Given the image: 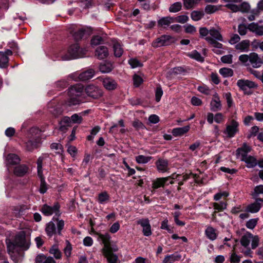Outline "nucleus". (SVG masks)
Wrapping results in <instances>:
<instances>
[{
  "mask_svg": "<svg viewBox=\"0 0 263 263\" xmlns=\"http://www.w3.org/2000/svg\"><path fill=\"white\" fill-rule=\"evenodd\" d=\"M199 33L201 36L205 37V40L210 45L214 53L217 54L222 53L223 45L218 42V41H223L220 28L212 27L209 30L205 27H202L199 29Z\"/></svg>",
  "mask_w": 263,
  "mask_h": 263,
  "instance_id": "1",
  "label": "nucleus"
},
{
  "mask_svg": "<svg viewBox=\"0 0 263 263\" xmlns=\"http://www.w3.org/2000/svg\"><path fill=\"white\" fill-rule=\"evenodd\" d=\"M83 86L77 84L71 86L68 89V98L65 102L67 106L77 105L83 102Z\"/></svg>",
  "mask_w": 263,
  "mask_h": 263,
  "instance_id": "2",
  "label": "nucleus"
},
{
  "mask_svg": "<svg viewBox=\"0 0 263 263\" xmlns=\"http://www.w3.org/2000/svg\"><path fill=\"white\" fill-rule=\"evenodd\" d=\"M87 52L86 48H80L78 44H74L69 47L67 54L62 57V60H69L83 58L86 55Z\"/></svg>",
  "mask_w": 263,
  "mask_h": 263,
  "instance_id": "3",
  "label": "nucleus"
},
{
  "mask_svg": "<svg viewBox=\"0 0 263 263\" xmlns=\"http://www.w3.org/2000/svg\"><path fill=\"white\" fill-rule=\"evenodd\" d=\"M64 226V221L63 220L55 219L54 221H51L46 224L45 231L47 235L51 237L56 234H61V231Z\"/></svg>",
  "mask_w": 263,
  "mask_h": 263,
  "instance_id": "4",
  "label": "nucleus"
},
{
  "mask_svg": "<svg viewBox=\"0 0 263 263\" xmlns=\"http://www.w3.org/2000/svg\"><path fill=\"white\" fill-rule=\"evenodd\" d=\"M251 242L252 249H255L258 246L259 238L256 235H253L251 233H246L240 239L241 245L247 248Z\"/></svg>",
  "mask_w": 263,
  "mask_h": 263,
  "instance_id": "5",
  "label": "nucleus"
},
{
  "mask_svg": "<svg viewBox=\"0 0 263 263\" xmlns=\"http://www.w3.org/2000/svg\"><path fill=\"white\" fill-rule=\"evenodd\" d=\"M16 245L23 250H27L30 246V238L26 236L25 231H20L16 235L15 239Z\"/></svg>",
  "mask_w": 263,
  "mask_h": 263,
  "instance_id": "6",
  "label": "nucleus"
},
{
  "mask_svg": "<svg viewBox=\"0 0 263 263\" xmlns=\"http://www.w3.org/2000/svg\"><path fill=\"white\" fill-rule=\"evenodd\" d=\"M238 126V122L235 119H231L227 123L223 134L226 135L227 138L234 137L239 131Z\"/></svg>",
  "mask_w": 263,
  "mask_h": 263,
  "instance_id": "7",
  "label": "nucleus"
},
{
  "mask_svg": "<svg viewBox=\"0 0 263 263\" xmlns=\"http://www.w3.org/2000/svg\"><path fill=\"white\" fill-rule=\"evenodd\" d=\"M237 85L246 94L251 93L250 90L256 88L258 86L254 82L247 79L238 80L237 82Z\"/></svg>",
  "mask_w": 263,
  "mask_h": 263,
  "instance_id": "8",
  "label": "nucleus"
},
{
  "mask_svg": "<svg viewBox=\"0 0 263 263\" xmlns=\"http://www.w3.org/2000/svg\"><path fill=\"white\" fill-rule=\"evenodd\" d=\"M175 42L174 39L168 35H163L152 42V45L155 48L168 46Z\"/></svg>",
  "mask_w": 263,
  "mask_h": 263,
  "instance_id": "9",
  "label": "nucleus"
},
{
  "mask_svg": "<svg viewBox=\"0 0 263 263\" xmlns=\"http://www.w3.org/2000/svg\"><path fill=\"white\" fill-rule=\"evenodd\" d=\"M85 91L88 96L93 99H98L102 95V90L99 87L91 84L86 86Z\"/></svg>",
  "mask_w": 263,
  "mask_h": 263,
  "instance_id": "10",
  "label": "nucleus"
},
{
  "mask_svg": "<svg viewBox=\"0 0 263 263\" xmlns=\"http://www.w3.org/2000/svg\"><path fill=\"white\" fill-rule=\"evenodd\" d=\"M99 237L104 245L103 252L112 250L110 243L111 237L108 233H105L104 234H100L99 235Z\"/></svg>",
  "mask_w": 263,
  "mask_h": 263,
  "instance_id": "11",
  "label": "nucleus"
},
{
  "mask_svg": "<svg viewBox=\"0 0 263 263\" xmlns=\"http://www.w3.org/2000/svg\"><path fill=\"white\" fill-rule=\"evenodd\" d=\"M137 223L143 228V233L144 236H149L152 234L151 226L147 219H142L138 220Z\"/></svg>",
  "mask_w": 263,
  "mask_h": 263,
  "instance_id": "12",
  "label": "nucleus"
},
{
  "mask_svg": "<svg viewBox=\"0 0 263 263\" xmlns=\"http://www.w3.org/2000/svg\"><path fill=\"white\" fill-rule=\"evenodd\" d=\"M250 41L249 40H242L235 46L236 50L240 52H247L250 51Z\"/></svg>",
  "mask_w": 263,
  "mask_h": 263,
  "instance_id": "13",
  "label": "nucleus"
},
{
  "mask_svg": "<svg viewBox=\"0 0 263 263\" xmlns=\"http://www.w3.org/2000/svg\"><path fill=\"white\" fill-rule=\"evenodd\" d=\"M60 205L58 203L54 204L53 206H50L45 204L42 208V212L46 216H50L53 213H57L59 211Z\"/></svg>",
  "mask_w": 263,
  "mask_h": 263,
  "instance_id": "14",
  "label": "nucleus"
},
{
  "mask_svg": "<svg viewBox=\"0 0 263 263\" xmlns=\"http://www.w3.org/2000/svg\"><path fill=\"white\" fill-rule=\"evenodd\" d=\"M250 147L246 144H243L242 147L238 148L237 149V156L241 160V161H243L245 159V158H247L250 156L248 155V153L250 152Z\"/></svg>",
  "mask_w": 263,
  "mask_h": 263,
  "instance_id": "15",
  "label": "nucleus"
},
{
  "mask_svg": "<svg viewBox=\"0 0 263 263\" xmlns=\"http://www.w3.org/2000/svg\"><path fill=\"white\" fill-rule=\"evenodd\" d=\"M263 202L262 198L256 199V202L248 205L246 210L248 212L255 213L258 212L261 208V203Z\"/></svg>",
  "mask_w": 263,
  "mask_h": 263,
  "instance_id": "16",
  "label": "nucleus"
},
{
  "mask_svg": "<svg viewBox=\"0 0 263 263\" xmlns=\"http://www.w3.org/2000/svg\"><path fill=\"white\" fill-rule=\"evenodd\" d=\"M211 110L213 111L219 110L221 108V104L218 95L215 93L210 103Z\"/></svg>",
  "mask_w": 263,
  "mask_h": 263,
  "instance_id": "17",
  "label": "nucleus"
},
{
  "mask_svg": "<svg viewBox=\"0 0 263 263\" xmlns=\"http://www.w3.org/2000/svg\"><path fill=\"white\" fill-rule=\"evenodd\" d=\"M248 29L258 36L263 35V26L257 23H252L248 25Z\"/></svg>",
  "mask_w": 263,
  "mask_h": 263,
  "instance_id": "18",
  "label": "nucleus"
},
{
  "mask_svg": "<svg viewBox=\"0 0 263 263\" xmlns=\"http://www.w3.org/2000/svg\"><path fill=\"white\" fill-rule=\"evenodd\" d=\"M262 64V61L257 53L255 52L250 53V65H251L254 68H258Z\"/></svg>",
  "mask_w": 263,
  "mask_h": 263,
  "instance_id": "19",
  "label": "nucleus"
},
{
  "mask_svg": "<svg viewBox=\"0 0 263 263\" xmlns=\"http://www.w3.org/2000/svg\"><path fill=\"white\" fill-rule=\"evenodd\" d=\"M108 54V49L104 46L98 47L95 51V56L100 60L106 58Z\"/></svg>",
  "mask_w": 263,
  "mask_h": 263,
  "instance_id": "20",
  "label": "nucleus"
},
{
  "mask_svg": "<svg viewBox=\"0 0 263 263\" xmlns=\"http://www.w3.org/2000/svg\"><path fill=\"white\" fill-rule=\"evenodd\" d=\"M205 235L211 241H214L217 239L218 233L216 229L209 226L205 230Z\"/></svg>",
  "mask_w": 263,
  "mask_h": 263,
  "instance_id": "21",
  "label": "nucleus"
},
{
  "mask_svg": "<svg viewBox=\"0 0 263 263\" xmlns=\"http://www.w3.org/2000/svg\"><path fill=\"white\" fill-rule=\"evenodd\" d=\"M156 165L160 172L164 173L168 170V163L167 160L160 159L156 161Z\"/></svg>",
  "mask_w": 263,
  "mask_h": 263,
  "instance_id": "22",
  "label": "nucleus"
},
{
  "mask_svg": "<svg viewBox=\"0 0 263 263\" xmlns=\"http://www.w3.org/2000/svg\"><path fill=\"white\" fill-rule=\"evenodd\" d=\"M102 83L104 87L108 90H114L117 86L116 81L109 78L102 79Z\"/></svg>",
  "mask_w": 263,
  "mask_h": 263,
  "instance_id": "23",
  "label": "nucleus"
},
{
  "mask_svg": "<svg viewBox=\"0 0 263 263\" xmlns=\"http://www.w3.org/2000/svg\"><path fill=\"white\" fill-rule=\"evenodd\" d=\"M103 253L108 263H120L118 256L112 253V250Z\"/></svg>",
  "mask_w": 263,
  "mask_h": 263,
  "instance_id": "24",
  "label": "nucleus"
},
{
  "mask_svg": "<svg viewBox=\"0 0 263 263\" xmlns=\"http://www.w3.org/2000/svg\"><path fill=\"white\" fill-rule=\"evenodd\" d=\"M6 243L7 245L8 252L9 254L10 255L11 257H13V255L15 256V255L17 254V248L18 247L16 245L15 241L14 242H11L10 240H7Z\"/></svg>",
  "mask_w": 263,
  "mask_h": 263,
  "instance_id": "25",
  "label": "nucleus"
},
{
  "mask_svg": "<svg viewBox=\"0 0 263 263\" xmlns=\"http://www.w3.org/2000/svg\"><path fill=\"white\" fill-rule=\"evenodd\" d=\"M48 156L47 155H43L40 156L37 160V175L39 176H42L43 174V164L44 161L48 158Z\"/></svg>",
  "mask_w": 263,
  "mask_h": 263,
  "instance_id": "26",
  "label": "nucleus"
},
{
  "mask_svg": "<svg viewBox=\"0 0 263 263\" xmlns=\"http://www.w3.org/2000/svg\"><path fill=\"white\" fill-rule=\"evenodd\" d=\"M174 22H175L174 18L171 16H166L161 18L158 21V24L159 26L165 27Z\"/></svg>",
  "mask_w": 263,
  "mask_h": 263,
  "instance_id": "27",
  "label": "nucleus"
},
{
  "mask_svg": "<svg viewBox=\"0 0 263 263\" xmlns=\"http://www.w3.org/2000/svg\"><path fill=\"white\" fill-rule=\"evenodd\" d=\"M95 75V71L90 69L85 71L82 72L80 73V81H84L88 80L92 78Z\"/></svg>",
  "mask_w": 263,
  "mask_h": 263,
  "instance_id": "28",
  "label": "nucleus"
},
{
  "mask_svg": "<svg viewBox=\"0 0 263 263\" xmlns=\"http://www.w3.org/2000/svg\"><path fill=\"white\" fill-rule=\"evenodd\" d=\"M190 127L187 125L182 127H178L174 128L172 130L173 135L175 136H181L186 133L190 130Z\"/></svg>",
  "mask_w": 263,
  "mask_h": 263,
  "instance_id": "29",
  "label": "nucleus"
},
{
  "mask_svg": "<svg viewBox=\"0 0 263 263\" xmlns=\"http://www.w3.org/2000/svg\"><path fill=\"white\" fill-rule=\"evenodd\" d=\"M35 261L36 263H55L52 257H47L43 254L37 255Z\"/></svg>",
  "mask_w": 263,
  "mask_h": 263,
  "instance_id": "30",
  "label": "nucleus"
},
{
  "mask_svg": "<svg viewBox=\"0 0 263 263\" xmlns=\"http://www.w3.org/2000/svg\"><path fill=\"white\" fill-rule=\"evenodd\" d=\"M20 158L15 154H10L6 157L7 165H13L20 162Z\"/></svg>",
  "mask_w": 263,
  "mask_h": 263,
  "instance_id": "31",
  "label": "nucleus"
},
{
  "mask_svg": "<svg viewBox=\"0 0 263 263\" xmlns=\"http://www.w3.org/2000/svg\"><path fill=\"white\" fill-rule=\"evenodd\" d=\"M168 177L159 178L154 180L152 184V187L154 189L163 187L166 182L168 180Z\"/></svg>",
  "mask_w": 263,
  "mask_h": 263,
  "instance_id": "32",
  "label": "nucleus"
},
{
  "mask_svg": "<svg viewBox=\"0 0 263 263\" xmlns=\"http://www.w3.org/2000/svg\"><path fill=\"white\" fill-rule=\"evenodd\" d=\"M113 68L112 64L110 62H104L102 63L99 66V69L102 73H108Z\"/></svg>",
  "mask_w": 263,
  "mask_h": 263,
  "instance_id": "33",
  "label": "nucleus"
},
{
  "mask_svg": "<svg viewBox=\"0 0 263 263\" xmlns=\"http://www.w3.org/2000/svg\"><path fill=\"white\" fill-rule=\"evenodd\" d=\"M242 161L246 163V166L248 168H253L257 164V161L256 158L250 155L247 158H245V159Z\"/></svg>",
  "mask_w": 263,
  "mask_h": 263,
  "instance_id": "34",
  "label": "nucleus"
},
{
  "mask_svg": "<svg viewBox=\"0 0 263 263\" xmlns=\"http://www.w3.org/2000/svg\"><path fill=\"white\" fill-rule=\"evenodd\" d=\"M39 140L35 139L33 140H29L26 143V149L28 151H32L33 149L36 148L39 146Z\"/></svg>",
  "mask_w": 263,
  "mask_h": 263,
  "instance_id": "35",
  "label": "nucleus"
},
{
  "mask_svg": "<svg viewBox=\"0 0 263 263\" xmlns=\"http://www.w3.org/2000/svg\"><path fill=\"white\" fill-rule=\"evenodd\" d=\"M28 168L26 165H21L16 166L14 170V173L18 176H22L27 173Z\"/></svg>",
  "mask_w": 263,
  "mask_h": 263,
  "instance_id": "36",
  "label": "nucleus"
},
{
  "mask_svg": "<svg viewBox=\"0 0 263 263\" xmlns=\"http://www.w3.org/2000/svg\"><path fill=\"white\" fill-rule=\"evenodd\" d=\"M113 50L115 56L116 57H120L123 53V49L121 44L118 42L114 43Z\"/></svg>",
  "mask_w": 263,
  "mask_h": 263,
  "instance_id": "37",
  "label": "nucleus"
},
{
  "mask_svg": "<svg viewBox=\"0 0 263 263\" xmlns=\"http://www.w3.org/2000/svg\"><path fill=\"white\" fill-rule=\"evenodd\" d=\"M109 200V196L106 192H103L98 195V201L99 203L104 204Z\"/></svg>",
  "mask_w": 263,
  "mask_h": 263,
  "instance_id": "38",
  "label": "nucleus"
},
{
  "mask_svg": "<svg viewBox=\"0 0 263 263\" xmlns=\"http://www.w3.org/2000/svg\"><path fill=\"white\" fill-rule=\"evenodd\" d=\"M187 55L194 60H197L199 62H203L204 61V58L201 56V54L196 50H193L191 52L187 53Z\"/></svg>",
  "mask_w": 263,
  "mask_h": 263,
  "instance_id": "39",
  "label": "nucleus"
},
{
  "mask_svg": "<svg viewBox=\"0 0 263 263\" xmlns=\"http://www.w3.org/2000/svg\"><path fill=\"white\" fill-rule=\"evenodd\" d=\"M71 118L68 117H64L60 121V128L61 130L66 129L67 127L70 125L71 122Z\"/></svg>",
  "mask_w": 263,
  "mask_h": 263,
  "instance_id": "40",
  "label": "nucleus"
},
{
  "mask_svg": "<svg viewBox=\"0 0 263 263\" xmlns=\"http://www.w3.org/2000/svg\"><path fill=\"white\" fill-rule=\"evenodd\" d=\"M200 1L201 0H183L184 6L187 9L194 8Z\"/></svg>",
  "mask_w": 263,
  "mask_h": 263,
  "instance_id": "41",
  "label": "nucleus"
},
{
  "mask_svg": "<svg viewBox=\"0 0 263 263\" xmlns=\"http://www.w3.org/2000/svg\"><path fill=\"white\" fill-rule=\"evenodd\" d=\"M219 73L224 78L231 77L233 75V71L229 68H222L219 69Z\"/></svg>",
  "mask_w": 263,
  "mask_h": 263,
  "instance_id": "42",
  "label": "nucleus"
},
{
  "mask_svg": "<svg viewBox=\"0 0 263 263\" xmlns=\"http://www.w3.org/2000/svg\"><path fill=\"white\" fill-rule=\"evenodd\" d=\"M8 58L4 52H0V67L5 68L8 65Z\"/></svg>",
  "mask_w": 263,
  "mask_h": 263,
  "instance_id": "43",
  "label": "nucleus"
},
{
  "mask_svg": "<svg viewBox=\"0 0 263 263\" xmlns=\"http://www.w3.org/2000/svg\"><path fill=\"white\" fill-rule=\"evenodd\" d=\"M152 159L151 157L139 155L136 157V161L139 164H145L148 162Z\"/></svg>",
  "mask_w": 263,
  "mask_h": 263,
  "instance_id": "44",
  "label": "nucleus"
},
{
  "mask_svg": "<svg viewBox=\"0 0 263 263\" xmlns=\"http://www.w3.org/2000/svg\"><path fill=\"white\" fill-rule=\"evenodd\" d=\"M239 61L245 66H250V53L242 54L239 57Z\"/></svg>",
  "mask_w": 263,
  "mask_h": 263,
  "instance_id": "45",
  "label": "nucleus"
},
{
  "mask_svg": "<svg viewBox=\"0 0 263 263\" xmlns=\"http://www.w3.org/2000/svg\"><path fill=\"white\" fill-rule=\"evenodd\" d=\"M49 252L52 254L56 259H60L61 257V253L58 246H53L50 249Z\"/></svg>",
  "mask_w": 263,
  "mask_h": 263,
  "instance_id": "46",
  "label": "nucleus"
},
{
  "mask_svg": "<svg viewBox=\"0 0 263 263\" xmlns=\"http://www.w3.org/2000/svg\"><path fill=\"white\" fill-rule=\"evenodd\" d=\"M182 8V4L180 2H176L172 5L169 8V11L171 12L175 13L179 11Z\"/></svg>",
  "mask_w": 263,
  "mask_h": 263,
  "instance_id": "47",
  "label": "nucleus"
},
{
  "mask_svg": "<svg viewBox=\"0 0 263 263\" xmlns=\"http://www.w3.org/2000/svg\"><path fill=\"white\" fill-rule=\"evenodd\" d=\"M41 179V184L39 189V191L41 194H44L47 190V185L45 182V178L43 175L42 176H39Z\"/></svg>",
  "mask_w": 263,
  "mask_h": 263,
  "instance_id": "48",
  "label": "nucleus"
},
{
  "mask_svg": "<svg viewBox=\"0 0 263 263\" xmlns=\"http://www.w3.org/2000/svg\"><path fill=\"white\" fill-rule=\"evenodd\" d=\"M203 15L201 11H194L191 13V18L195 21H198L202 18Z\"/></svg>",
  "mask_w": 263,
  "mask_h": 263,
  "instance_id": "49",
  "label": "nucleus"
},
{
  "mask_svg": "<svg viewBox=\"0 0 263 263\" xmlns=\"http://www.w3.org/2000/svg\"><path fill=\"white\" fill-rule=\"evenodd\" d=\"M263 194V185H259L256 186L254 190V192L252 194L254 198L257 199V197L260 195Z\"/></svg>",
  "mask_w": 263,
  "mask_h": 263,
  "instance_id": "50",
  "label": "nucleus"
},
{
  "mask_svg": "<svg viewBox=\"0 0 263 263\" xmlns=\"http://www.w3.org/2000/svg\"><path fill=\"white\" fill-rule=\"evenodd\" d=\"M213 207L215 210L221 211L226 209L227 204L223 201H221L219 203L215 202L213 203Z\"/></svg>",
  "mask_w": 263,
  "mask_h": 263,
  "instance_id": "51",
  "label": "nucleus"
},
{
  "mask_svg": "<svg viewBox=\"0 0 263 263\" xmlns=\"http://www.w3.org/2000/svg\"><path fill=\"white\" fill-rule=\"evenodd\" d=\"M239 11L242 12H248L250 9V5L247 2H243L238 5Z\"/></svg>",
  "mask_w": 263,
  "mask_h": 263,
  "instance_id": "52",
  "label": "nucleus"
},
{
  "mask_svg": "<svg viewBox=\"0 0 263 263\" xmlns=\"http://www.w3.org/2000/svg\"><path fill=\"white\" fill-rule=\"evenodd\" d=\"M258 218H253L250 219L246 223V227L249 229H253L257 224Z\"/></svg>",
  "mask_w": 263,
  "mask_h": 263,
  "instance_id": "53",
  "label": "nucleus"
},
{
  "mask_svg": "<svg viewBox=\"0 0 263 263\" xmlns=\"http://www.w3.org/2000/svg\"><path fill=\"white\" fill-rule=\"evenodd\" d=\"M103 42V39L99 35L94 36L91 40L92 46H97Z\"/></svg>",
  "mask_w": 263,
  "mask_h": 263,
  "instance_id": "54",
  "label": "nucleus"
},
{
  "mask_svg": "<svg viewBox=\"0 0 263 263\" xmlns=\"http://www.w3.org/2000/svg\"><path fill=\"white\" fill-rule=\"evenodd\" d=\"M174 217V220L177 225L180 226H183L185 224V223L182 221L179 220L178 217L181 215V213L179 211L175 212L173 213Z\"/></svg>",
  "mask_w": 263,
  "mask_h": 263,
  "instance_id": "55",
  "label": "nucleus"
},
{
  "mask_svg": "<svg viewBox=\"0 0 263 263\" xmlns=\"http://www.w3.org/2000/svg\"><path fill=\"white\" fill-rule=\"evenodd\" d=\"M84 34V30L83 29H79L73 33L75 40H78L82 38Z\"/></svg>",
  "mask_w": 263,
  "mask_h": 263,
  "instance_id": "56",
  "label": "nucleus"
},
{
  "mask_svg": "<svg viewBox=\"0 0 263 263\" xmlns=\"http://www.w3.org/2000/svg\"><path fill=\"white\" fill-rule=\"evenodd\" d=\"M128 63L132 68H135L142 66V64L136 59H131L128 61Z\"/></svg>",
  "mask_w": 263,
  "mask_h": 263,
  "instance_id": "57",
  "label": "nucleus"
},
{
  "mask_svg": "<svg viewBox=\"0 0 263 263\" xmlns=\"http://www.w3.org/2000/svg\"><path fill=\"white\" fill-rule=\"evenodd\" d=\"M184 27L186 33L193 34L196 32V28L192 25L186 24Z\"/></svg>",
  "mask_w": 263,
  "mask_h": 263,
  "instance_id": "58",
  "label": "nucleus"
},
{
  "mask_svg": "<svg viewBox=\"0 0 263 263\" xmlns=\"http://www.w3.org/2000/svg\"><path fill=\"white\" fill-rule=\"evenodd\" d=\"M240 40V37L238 34H233L229 40V43L231 45L236 44L239 43Z\"/></svg>",
  "mask_w": 263,
  "mask_h": 263,
  "instance_id": "59",
  "label": "nucleus"
},
{
  "mask_svg": "<svg viewBox=\"0 0 263 263\" xmlns=\"http://www.w3.org/2000/svg\"><path fill=\"white\" fill-rule=\"evenodd\" d=\"M229 196V193L226 191L219 192L215 194L214 196V199L216 201L220 200L222 197H227Z\"/></svg>",
  "mask_w": 263,
  "mask_h": 263,
  "instance_id": "60",
  "label": "nucleus"
},
{
  "mask_svg": "<svg viewBox=\"0 0 263 263\" xmlns=\"http://www.w3.org/2000/svg\"><path fill=\"white\" fill-rule=\"evenodd\" d=\"M71 120L74 123L80 124L82 121V118L78 114H75L71 116Z\"/></svg>",
  "mask_w": 263,
  "mask_h": 263,
  "instance_id": "61",
  "label": "nucleus"
},
{
  "mask_svg": "<svg viewBox=\"0 0 263 263\" xmlns=\"http://www.w3.org/2000/svg\"><path fill=\"white\" fill-rule=\"evenodd\" d=\"M221 61L224 63L231 64L232 63V55L228 54L223 55L221 58Z\"/></svg>",
  "mask_w": 263,
  "mask_h": 263,
  "instance_id": "62",
  "label": "nucleus"
},
{
  "mask_svg": "<svg viewBox=\"0 0 263 263\" xmlns=\"http://www.w3.org/2000/svg\"><path fill=\"white\" fill-rule=\"evenodd\" d=\"M226 7L230 9L233 12H237L239 11L238 5L229 3L226 5Z\"/></svg>",
  "mask_w": 263,
  "mask_h": 263,
  "instance_id": "63",
  "label": "nucleus"
},
{
  "mask_svg": "<svg viewBox=\"0 0 263 263\" xmlns=\"http://www.w3.org/2000/svg\"><path fill=\"white\" fill-rule=\"evenodd\" d=\"M134 84L136 87H138L143 82L141 77L135 74L133 77Z\"/></svg>",
  "mask_w": 263,
  "mask_h": 263,
  "instance_id": "64",
  "label": "nucleus"
}]
</instances>
